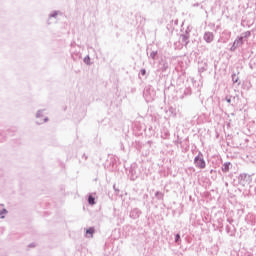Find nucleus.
I'll return each instance as SVG.
<instances>
[{"instance_id": "nucleus-11", "label": "nucleus", "mask_w": 256, "mask_h": 256, "mask_svg": "<svg viewBox=\"0 0 256 256\" xmlns=\"http://www.w3.org/2000/svg\"><path fill=\"white\" fill-rule=\"evenodd\" d=\"M0 219H5V216H1Z\"/></svg>"}, {"instance_id": "nucleus-10", "label": "nucleus", "mask_w": 256, "mask_h": 256, "mask_svg": "<svg viewBox=\"0 0 256 256\" xmlns=\"http://www.w3.org/2000/svg\"><path fill=\"white\" fill-rule=\"evenodd\" d=\"M142 75H145V70H142Z\"/></svg>"}, {"instance_id": "nucleus-12", "label": "nucleus", "mask_w": 256, "mask_h": 256, "mask_svg": "<svg viewBox=\"0 0 256 256\" xmlns=\"http://www.w3.org/2000/svg\"><path fill=\"white\" fill-rule=\"evenodd\" d=\"M4 213H7V210H4Z\"/></svg>"}, {"instance_id": "nucleus-2", "label": "nucleus", "mask_w": 256, "mask_h": 256, "mask_svg": "<svg viewBox=\"0 0 256 256\" xmlns=\"http://www.w3.org/2000/svg\"><path fill=\"white\" fill-rule=\"evenodd\" d=\"M37 119L38 123H46L47 116H45V113L43 111H39L37 114Z\"/></svg>"}, {"instance_id": "nucleus-3", "label": "nucleus", "mask_w": 256, "mask_h": 256, "mask_svg": "<svg viewBox=\"0 0 256 256\" xmlns=\"http://www.w3.org/2000/svg\"><path fill=\"white\" fill-rule=\"evenodd\" d=\"M204 39L206 43H211V41H213V34L210 32L206 33Z\"/></svg>"}, {"instance_id": "nucleus-9", "label": "nucleus", "mask_w": 256, "mask_h": 256, "mask_svg": "<svg viewBox=\"0 0 256 256\" xmlns=\"http://www.w3.org/2000/svg\"><path fill=\"white\" fill-rule=\"evenodd\" d=\"M239 43H240V41L237 40V41L234 42V45H239Z\"/></svg>"}, {"instance_id": "nucleus-1", "label": "nucleus", "mask_w": 256, "mask_h": 256, "mask_svg": "<svg viewBox=\"0 0 256 256\" xmlns=\"http://www.w3.org/2000/svg\"><path fill=\"white\" fill-rule=\"evenodd\" d=\"M194 163L199 169H205V160L201 156H197Z\"/></svg>"}, {"instance_id": "nucleus-4", "label": "nucleus", "mask_w": 256, "mask_h": 256, "mask_svg": "<svg viewBox=\"0 0 256 256\" xmlns=\"http://www.w3.org/2000/svg\"><path fill=\"white\" fill-rule=\"evenodd\" d=\"M229 167H231V162H227L223 165L222 171L224 173H227V171H229Z\"/></svg>"}, {"instance_id": "nucleus-8", "label": "nucleus", "mask_w": 256, "mask_h": 256, "mask_svg": "<svg viewBox=\"0 0 256 256\" xmlns=\"http://www.w3.org/2000/svg\"><path fill=\"white\" fill-rule=\"evenodd\" d=\"M181 236H179V234L176 235V241H179Z\"/></svg>"}, {"instance_id": "nucleus-13", "label": "nucleus", "mask_w": 256, "mask_h": 256, "mask_svg": "<svg viewBox=\"0 0 256 256\" xmlns=\"http://www.w3.org/2000/svg\"><path fill=\"white\" fill-rule=\"evenodd\" d=\"M228 103H231V100H228Z\"/></svg>"}, {"instance_id": "nucleus-5", "label": "nucleus", "mask_w": 256, "mask_h": 256, "mask_svg": "<svg viewBox=\"0 0 256 256\" xmlns=\"http://www.w3.org/2000/svg\"><path fill=\"white\" fill-rule=\"evenodd\" d=\"M93 233H95V228H88L86 230V235H89L88 237L93 238Z\"/></svg>"}, {"instance_id": "nucleus-6", "label": "nucleus", "mask_w": 256, "mask_h": 256, "mask_svg": "<svg viewBox=\"0 0 256 256\" xmlns=\"http://www.w3.org/2000/svg\"><path fill=\"white\" fill-rule=\"evenodd\" d=\"M88 203H89V205H95V197L90 195L88 197Z\"/></svg>"}, {"instance_id": "nucleus-7", "label": "nucleus", "mask_w": 256, "mask_h": 256, "mask_svg": "<svg viewBox=\"0 0 256 256\" xmlns=\"http://www.w3.org/2000/svg\"><path fill=\"white\" fill-rule=\"evenodd\" d=\"M84 63H86V65H91V58L89 56L85 57Z\"/></svg>"}]
</instances>
